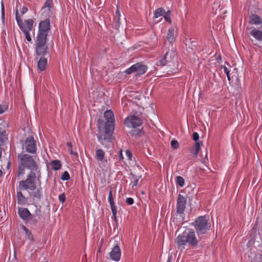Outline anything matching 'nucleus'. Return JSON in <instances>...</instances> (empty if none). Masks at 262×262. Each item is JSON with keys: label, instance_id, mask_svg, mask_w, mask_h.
I'll return each mask as SVG.
<instances>
[{"label": "nucleus", "instance_id": "57", "mask_svg": "<svg viewBox=\"0 0 262 262\" xmlns=\"http://www.w3.org/2000/svg\"><path fill=\"white\" fill-rule=\"evenodd\" d=\"M114 246H119L118 245V243H116V244H114Z\"/></svg>", "mask_w": 262, "mask_h": 262}, {"label": "nucleus", "instance_id": "55", "mask_svg": "<svg viewBox=\"0 0 262 262\" xmlns=\"http://www.w3.org/2000/svg\"><path fill=\"white\" fill-rule=\"evenodd\" d=\"M171 256H170L168 259V260L167 262H171Z\"/></svg>", "mask_w": 262, "mask_h": 262}, {"label": "nucleus", "instance_id": "17", "mask_svg": "<svg viewBox=\"0 0 262 262\" xmlns=\"http://www.w3.org/2000/svg\"><path fill=\"white\" fill-rule=\"evenodd\" d=\"M19 216L23 220H27L31 215V213L27 208H19L18 211Z\"/></svg>", "mask_w": 262, "mask_h": 262}, {"label": "nucleus", "instance_id": "58", "mask_svg": "<svg viewBox=\"0 0 262 262\" xmlns=\"http://www.w3.org/2000/svg\"><path fill=\"white\" fill-rule=\"evenodd\" d=\"M40 262H48V260L45 259L44 261H40Z\"/></svg>", "mask_w": 262, "mask_h": 262}, {"label": "nucleus", "instance_id": "45", "mask_svg": "<svg viewBox=\"0 0 262 262\" xmlns=\"http://www.w3.org/2000/svg\"><path fill=\"white\" fill-rule=\"evenodd\" d=\"M59 201L62 203L64 202V201L66 200V195L64 194V193H62L59 195Z\"/></svg>", "mask_w": 262, "mask_h": 262}, {"label": "nucleus", "instance_id": "47", "mask_svg": "<svg viewBox=\"0 0 262 262\" xmlns=\"http://www.w3.org/2000/svg\"><path fill=\"white\" fill-rule=\"evenodd\" d=\"M126 156L128 158V160H132V154L131 151L129 150H127L126 151Z\"/></svg>", "mask_w": 262, "mask_h": 262}, {"label": "nucleus", "instance_id": "51", "mask_svg": "<svg viewBox=\"0 0 262 262\" xmlns=\"http://www.w3.org/2000/svg\"><path fill=\"white\" fill-rule=\"evenodd\" d=\"M255 240L253 238H251L247 244V246H250L251 245H253L254 244Z\"/></svg>", "mask_w": 262, "mask_h": 262}, {"label": "nucleus", "instance_id": "22", "mask_svg": "<svg viewBox=\"0 0 262 262\" xmlns=\"http://www.w3.org/2000/svg\"><path fill=\"white\" fill-rule=\"evenodd\" d=\"M16 196L17 199V203L18 204L24 205L27 203V199L24 196L21 192L17 191Z\"/></svg>", "mask_w": 262, "mask_h": 262}, {"label": "nucleus", "instance_id": "21", "mask_svg": "<svg viewBox=\"0 0 262 262\" xmlns=\"http://www.w3.org/2000/svg\"><path fill=\"white\" fill-rule=\"evenodd\" d=\"M201 144H202V142H195L193 146L190 149V152L193 155L194 157H197L201 149Z\"/></svg>", "mask_w": 262, "mask_h": 262}, {"label": "nucleus", "instance_id": "7", "mask_svg": "<svg viewBox=\"0 0 262 262\" xmlns=\"http://www.w3.org/2000/svg\"><path fill=\"white\" fill-rule=\"evenodd\" d=\"M124 123L128 127L136 128L142 124V121L139 117L132 115L125 119Z\"/></svg>", "mask_w": 262, "mask_h": 262}, {"label": "nucleus", "instance_id": "19", "mask_svg": "<svg viewBox=\"0 0 262 262\" xmlns=\"http://www.w3.org/2000/svg\"><path fill=\"white\" fill-rule=\"evenodd\" d=\"M47 34L45 33H40L38 34L36 41V45H45L46 43Z\"/></svg>", "mask_w": 262, "mask_h": 262}, {"label": "nucleus", "instance_id": "31", "mask_svg": "<svg viewBox=\"0 0 262 262\" xmlns=\"http://www.w3.org/2000/svg\"><path fill=\"white\" fill-rule=\"evenodd\" d=\"M165 13V10L163 8L157 9L154 12V17L158 18L161 16H163Z\"/></svg>", "mask_w": 262, "mask_h": 262}, {"label": "nucleus", "instance_id": "10", "mask_svg": "<svg viewBox=\"0 0 262 262\" xmlns=\"http://www.w3.org/2000/svg\"><path fill=\"white\" fill-rule=\"evenodd\" d=\"M108 202L111 206V208L112 211V218L116 221V214L117 213V208L115 205V202L113 199V193H112V188H111L109 191L108 198Z\"/></svg>", "mask_w": 262, "mask_h": 262}, {"label": "nucleus", "instance_id": "5", "mask_svg": "<svg viewBox=\"0 0 262 262\" xmlns=\"http://www.w3.org/2000/svg\"><path fill=\"white\" fill-rule=\"evenodd\" d=\"M177 239L178 244L179 245H184L186 243H188L191 246H196L200 241V239H197L195 232L193 230L188 232H184L182 234L178 236Z\"/></svg>", "mask_w": 262, "mask_h": 262}, {"label": "nucleus", "instance_id": "46", "mask_svg": "<svg viewBox=\"0 0 262 262\" xmlns=\"http://www.w3.org/2000/svg\"><path fill=\"white\" fill-rule=\"evenodd\" d=\"M134 202V199L132 198H127L126 200V203L129 205L133 204Z\"/></svg>", "mask_w": 262, "mask_h": 262}, {"label": "nucleus", "instance_id": "16", "mask_svg": "<svg viewBox=\"0 0 262 262\" xmlns=\"http://www.w3.org/2000/svg\"><path fill=\"white\" fill-rule=\"evenodd\" d=\"M135 66L136 67V73L137 75H143L147 70V66L140 62L135 64Z\"/></svg>", "mask_w": 262, "mask_h": 262}, {"label": "nucleus", "instance_id": "36", "mask_svg": "<svg viewBox=\"0 0 262 262\" xmlns=\"http://www.w3.org/2000/svg\"><path fill=\"white\" fill-rule=\"evenodd\" d=\"M130 175L132 176V178L134 180L133 185L132 186V188H133L134 187L137 186L138 183L139 182V178L132 173H130Z\"/></svg>", "mask_w": 262, "mask_h": 262}, {"label": "nucleus", "instance_id": "15", "mask_svg": "<svg viewBox=\"0 0 262 262\" xmlns=\"http://www.w3.org/2000/svg\"><path fill=\"white\" fill-rule=\"evenodd\" d=\"M50 29V21L47 19L40 23L39 25V32L48 33V31Z\"/></svg>", "mask_w": 262, "mask_h": 262}, {"label": "nucleus", "instance_id": "12", "mask_svg": "<svg viewBox=\"0 0 262 262\" xmlns=\"http://www.w3.org/2000/svg\"><path fill=\"white\" fill-rule=\"evenodd\" d=\"M121 250L119 247H114L110 253V256L113 260L118 261L121 257Z\"/></svg>", "mask_w": 262, "mask_h": 262}, {"label": "nucleus", "instance_id": "29", "mask_svg": "<svg viewBox=\"0 0 262 262\" xmlns=\"http://www.w3.org/2000/svg\"><path fill=\"white\" fill-rule=\"evenodd\" d=\"M52 169L57 170L61 167V164L59 161L57 160H53L50 163Z\"/></svg>", "mask_w": 262, "mask_h": 262}, {"label": "nucleus", "instance_id": "18", "mask_svg": "<svg viewBox=\"0 0 262 262\" xmlns=\"http://www.w3.org/2000/svg\"><path fill=\"white\" fill-rule=\"evenodd\" d=\"M67 149L70 152L73 158L77 159L78 157V152L76 151V148L73 146L71 142L67 143Z\"/></svg>", "mask_w": 262, "mask_h": 262}, {"label": "nucleus", "instance_id": "44", "mask_svg": "<svg viewBox=\"0 0 262 262\" xmlns=\"http://www.w3.org/2000/svg\"><path fill=\"white\" fill-rule=\"evenodd\" d=\"M24 33L25 35V37H26V39L28 41H29V42L31 41V35H30V32H24Z\"/></svg>", "mask_w": 262, "mask_h": 262}, {"label": "nucleus", "instance_id": "14", "mask_svg": "<svg viewBox=\"0 0 262 262\" xmlns=\"http://www.w3.org/2000/svg\"><path fill=\"white\" fill-rule=\"evenodd\" d=\"M249 24L255 25H260V29H262V19L256 14H252L249 16Z\"/></svg>", "mask_w": 262, "mask_h": 262}, {"label": "nucleus", "instance_id": "43", "mask_svg": "<svg viewBox=\"0 0 262 262\" xmlns=\"http://www.w3.org/2000/svg\"><path fill=\"white\" fill-rule=\"evenodd\" d=\"M192 139L194 141H195V142H200V141H199V134L196 132H194V133H193Z\"/></svg>", "mask_w": 262, "mask_h": 262}, {"label": "nucleus", "instance_id": "39", "mask_svg": "<svg viewBox=\"0 0 262 262\" xmlns=\"http://www.w3.org/2000/svg\"><path fill=\"white\" fill-rule=\"evenodd\" d=\"M171 146L173 149H178L179 147V143L178 141L176 140H172L171 141Z\"/></svg>", "mask_w": 262, "mask_h": 262}, {"label": "nucleus", "instance_id": "53", "mask_svg": "<svg viewBox=\"0 0 262 262\" xmlns=\"http://www.w3.org/2000/svg\"><path fill=\"white\" fill-rule=\"evenodd\" d=\"M61 179L63 181H66V171L63 172L62 176H61Z\"/></svg>", "mask_w": 262, "mask_h": 262}, {"label": "nucleus", "instance_id": "52", "mask_svg": "<svg viewBox=\"0 0 262 262\" xmlns=\"http://www.w3.org/2000/svg\"><path fill=\"white\" fill-rule=\"evenodd\" d=\"M116 24L115 25V28L116 30H118L120 27V22L118 23V21H115Z\"/></svg>", "mask_w": 262, "mask_h": 262}, {"label": "nucleus", "instance_id": "1", "mask_svg": "<svg viewBox=\"0 0 262 262\" xmlns=\"http://www.w3.org/2000/svg\"><path fill=\"white\" fill-rule=\"evenodd\" d=\"M104 117L106 120L104 127H103V124L101 123V120H98V129L99 133L97 135L98 141L102 143L103 141L111 142L112 140L113 133L114 130L115 118L113 112L111 110H107L105 112Z\"/></svg>", "mask_w": 262, "mask_h": 262}, {"label": "nucleus", "instance_id": "28", "mask_svg": "<svg viewBox=\"0 0 262 262\" xmlns=\"http://www.w3.org/2000/svg\"><path fill=\"white\" fill-rule=\"evenodd\" d=\"M104 152L102 149H98L96 151V159L99 161H103L104 159Z\"/></svg>", "mask_w": 262, "mask_h": 262}, {"label": "nucleus", "instance_id": "32", "mask_svg": "<svg viewBox=\"0 0 262 262\" xmlns=\"http://www.w3.org/2000/svg\"><path fill=\"white\" fill-rule=\"evenodd\" d=\"M166 58L170 60V62L172 61L173 59L175 57L176 53L173 50L167 51L165 54Z\"/></svg>", "mask_w": 262, "mask_h": 262}, {"label": "nucleus", "instance_id": "41", "mask_svg": "<svg viewBox=\"0 0 262 262\" xmlns=\"http://www.w3.org/2000/svg\"><path fill=\"white\" fill-rule=\"evenodd\" d=\"M115 21H118V23H119L120 19V13L118 7H117V10L115 12Z\"/></svg>", "mask_w": 262, "mask_h": 262}, {"label": "nucleus", "instance_id": "54", "mask_svg": "<svg viewBox=\"0 0 262 262\" xmlns=\"http://www.w3.org/2000/svg\"><path fill=\"white\" fill-rule=\"evenodd\" d=\"M70 179V176L69 173L67 171V181H68Z\"/></svg>", "mask_w": 262, "mask_h": 262}, {"label": "nucleus", "instance_id": "27", "mask_svg": "<svg viewBox=\"0 0 262 262\" xmlns=\"http://www.w3.org/2000/svg\"><path fill=\"white\" fill-rule=\"evenodd\" d=\"M34 190L35 191L33 193V201L34 203H37L40 200L41 190V188H38Z\"/></svg>", "mask_w": 262, "mask_h": 262}, {"label": "nucleus", "instance_id": "9", "mask_svg": "<svg viewBox=\"0 0 262 262\" xmlns=\"http://www.w3.org/2000/svg\"><path fill=\"white\" fill-rule=\"evenodd\" d=\"M26 150L30 153H35L36 151V142L32 137H28L25 144Z\"/></svg>", "mask_w": 262, "mask_h": 262}, {"label": "nucleus", "instance_id": "59", "mask_svg": "<svg viewBox=\"0 0 262 262\" xmlns=\"http://www.w3.org/2000/svg\"><path fill=\"white\" fill-rule=\"evenodd\" d=\"M98 251L99 252H100V248H99V250H98Z\"/></svg>", "mask_w": 262, "mask_h": 262}, {"label": "nucleus", "instance_id": "6", "mask_svg": "<svg viewBox=\"0 0 262 262\" xmlns=\"http://www.w3.org/2000/svg\"><path fill=\"white\" fill-rule=\"evenodd\" d=\"M15 18L19 27L23 33L30 32L32 30L33 20L32 19H29L23 22L20 16H19L17 10L15 12Z\"/></svg>", "mask_w": 262, "mask_h": 262}, {"label": "nucleus", "instance_id": "4", "mask_svg": "<svg viewBox=\"0 0 262 262\" xmlns=\"http://www.w3.org/2000/svg\"><path fill=\"white\" fill-rule=\"evenodd\" d=\"M41 176L40 172L31 171L27 176V179L25 181H21L19 183L20 190H26L33 191L36 189L35 181L37 179L39 183H40Z\"/></svg>", "mask_w": 262, "mask_h": 262}, {"label": "nucleus", "instance_id": "3", "mask_svg": "<svg viewBox=\"0 0 262 262\" xmlns=\"http://www.w3.org/2000/svg\"><path fill=\"white\" fill-rule=\"evenodd\" d=\"M18 158L20 160L18 168L19 176L24 174L25 167L29 168L31 170V171L40 172L38 170L36 162L31 156L28 154H20L18 156Z\"/></svg>", "mask_w": 262, "mask_h": 262}, {"label": "nucleus", "instance_id": "30", "mask_svg": "<svg viewBox=\"0 0 262 262\" xmlns=\"http://www.w3.org/2000/svg\"><path fill=\"white\" fill-rule=\"evenodd\" d=\"M188 49H191L192 51L197 50L198 42L195 40L190 41L189 43L186 44Z\"/></svg>", "mask_w": 262, "mask_h": 262}, {"label": "nucleus", "instance_id": "25", "mask_svg": "<svg viewBox=\"0 0 262 262\" xmlns=\"http://www.w3.org/2000/svg\"><path fill=\"white\" fill-rule=\"evenodd\" d=\"M167 39L171 43L175 41L174 29L171 28L168 30Z\"/></svg>", "mask_w": 262, "mask_h": 262}, {"label": "nucleus", "instance_id": "2", "mask_svg": "<svg viewBox=\"0 0 262 262\" xmlns=\"http://www.w3.org/2000/svg\"><path fill=\"white\" fill-rule=\"evenodd\" d=\"M199 239L205 237V235L210 230L211 224L209 217L206 215L198 217L192 223Z\"/></svg>", "mask_w": 262, "mask_h": 262}, {"label": "nucleus", "instance_id": "37", "mask_svg": "<svg viewBox=\"0 0 262 262\" xmlns=\"http://www.w3.org/2000/svg\"><path fill=\"white\" fill-rule=\"evenodd\" d=\"M34 206L35 208L36 216L39 219L41 215V206L36 204H34Z\"/></svg>", "mask_w": 262, "mask_h": 262}, {"label": "nucleus", "instance_id": "23", "mask_svg": "<svg viewBox=\"0 0 262 262\" xmlns=\"http://www.w3.org/2000/svg\"><path fill=\"white\" fill-rule=\"evenodd\" d=\"M251 35L258 41H262V31L254 29L250 32Z\"/></svg>", "mask_w": 262, "mask_h": 262}, {"label": "nucleus", "instance_id": "11", "mask_svg": "<svg viewBox=\"0 0 262 262\" xmlns=\"http://www.w3.org/2000/svg\"><path fill=\"white\" fill-rule=\"evenodd\" d=\"M53 5L52 0H47L44 6L41 10V15L43 17L50 16L51 13V8Z\"/></svg>", "mask_w": 262, "mask_h": 262}, {"label": "nucleus", "instance_id": "35", "mask_svg": "<svg viewBox=\"0 0 262 262\" xmlns=\"http://www.w3.org/2000/svg\"><path fill=\"white\" fill-rule=\"evenodd\" d=\"M176 183L180 187H183L185 184L184 179L181 176H177L176 177Z\"/></svg>", "mask_w": 262, "mask_h": 262}, {"label": "nucleus", "instance_id": "49", "mask_svg": "<svg viewBox=\"0 0 262 262\" xmlns=\"http://www.w3.org/2000/svg\"><path fill=\"white\" fill-rule=\"evenodd\" d=\"M28 11V9L27 7L24 6L20 10V12L22 15L25 14Z\"/></svg>", "mask_w": 262, "mask_h": 262}, {"label": "nucleus", "instance_id": "8", "mask_svg": "<svg viewBox=\"0 0 262 262\" xmlns=\"http://www.w3.org/2000/svg\"><path fill=\"white\" fill-rule=\"evenodd\" d=\"M186 198L181 194H179L177 201V213L179 214H183L186 208Z\"/></svg>", "mask_w": 262, "mask_h": 262}, {"label": "nucleus", "instance_id": "13", "mask_svg": "<svg viewBox=\"0 0 262 262\" xmlns=\"http://www.w3.org/2000/svg\"><path fill=\"white\" fill-rule=\"evenodd\" d=\"M6 126L7 123L4 121L0 123V142L2 143H4L8 140L7 135L5 130Z\"/></svg>", "mask_w": 262, "mask_h": 262}, {"label": "nucleus", "instance_id": "20", "mask_svg": "<svg viewBox=\"0 0 262 262\" xmlns=\"http://www.w3.org/2000/svg\"><path fill=\"white\" fill-rule=\"evenodd\" d=\"M47 65V59L44 57H40L37 62L38 69L40 71H43Z\"/></svg>", "mask_w": 262, "mask_h": 262}, {"label": "nucleus", "instance_id": "42", "mask_svg": "<svg viewBox=\"0 0 262 262\" xmlns=\"http://www.w3.org/2000/svg\"><path fill=\"white\" fill-rule=\"evenodd\" d=\"M224 69V72L227 75V76L228 77V80L230 81L231 80V78H230V71L228 70V69L225 67V66H224V67H222Z\"/></svg>", "mask_w": 262, "mask_h": 262}, {"label": "nucleus", "instance_id": "24", "mask_svg": "<svg viewBox=\"0 0 262 262\" xmlns=\"http://www.w3.org/2000/svg\"><path fill=\"white\" fill-rule=\"evenodd\" d=\"M130 136L133 137L137 138L141 137L144 135V132L142 129H136L134 128L129 132Z\"/></svg>", "mask_w": 262, "mask_h": 262}, {"label": "nucleus", "instance_id": "34", "mask_svg": "<svg viewBox=\"0 0 262 262\" xmlns=\"http://www.w3.org/2000/svg\"><path fill=\"white\" fill-rule=\"evenodd\" d=\"M169 62H170V60L167 59V58H166V56L164 55V57L157 62V65L164 66Z\"/></svg>", "mask_w": 262, "mask_h": 262}, {"label": "nucleus", "instance_id": "48", "mask_svg": "<svg viewBox=\"0 0 262 262\" xmlns=\"http://www.w3.org/2000/svg\"><path fill=\"white\" fill-rule=\"evenodd\" d=\"M1 11H2V18L4 20V18H5V9H4V6L3 3H2Z\"/></svg>", "mask_w": 262, "mask_h": 262}, {"label": "nucleus", "instance_id": "40", "mask_svg": "<svg viewBox=\"0 0 262 262\" xmlns=\"http://www.w3.org/2000/svg\"><path fill=\"white\" fill-rule=\"evenodd\" d=\"M8 109V105L6 104L0 105V115L3 114Z\"/></svg>", "mask_w": 262, "mask_h": 262}, {"label": "nucleus", "instance_id": "56", "mask_svg": "<svg viewBox=\"0 0 262 262\" xmlns=\"http://www.w3.org/2000/svg\"><path fill=\"white\" fill-rule=\"evenodd\" d=\"M3 174V171L2 170L0 169V178L2 176Z\"/></svg>", "mask_w": 262, "mask_h": 262}, {"label": "nucleus", "instance_id": "50", "mask_svg": "<svg viewBox=\"0 0 262 262\" xmlns=\"http://www.w3.org/2000/svg\"><path fill=\"white\" fill-rule=\"evenodd\" d=\"M119 159L120 160H122L123 159L122 150H120L119 151Z\"/></svg>", "mask_w": 262, "mask_h": 262}, {"label": "nucleus", "instance_id": "33", "mask_svg": "<svg viewBox=\"0 0 262 262\" xmlns=\"http://www.w3.org/2000/svg\"><path fill=\"white\" fill-rule=\"evenodd\" d=\"M170 15H171V11L170 10H168L167 12L165 11V13L163 15L165 20L169 24H171V23H172L171 19L170 17Z\"/></svg>", "mask_w": 262, "mask_h": 262}, {"label": "nucleus", "instance_id": "38", "mask_svg": "<svg viewBox=\"0 0 262 262\" xmlns=\"http://www.w3.org/2000/svg\"><path fill=\"white\" fill-rule=\"evenodd\" d=\"M127 74H130L134 72H136V67L135 64L131 66L129 68L126 70L125 72Z\"/></svg>", "mask_w": 262, "mask_h": 262}, {"label": "nucleus", "instance_id": "60", "mask_svg": "<svg viewBox=\"0 0 262 262\" xmlns=\"http://www.w3.org/2000/svg\"><path fill=\"white\" fill-rule=\"evenodd\" d=\"M66 185H67V187H68V183L67 182L66 183Z\"/></svg>", "mask_w": 262, "mask_h": 262}, {"label": "nucleus", "instance_id": "26", "mask_svg": "<svg viewBox=\"0 0 262 262\" xmlns=\"http://www.w3.org/2000/svg\"><path fill=\"white\" fill-rule=\"evenodd\" d=\"M36 52L37 55H44L47 53L45 45H36Z\"/></svg>", "mask_w": 262, "mask_h": 262}]
</instances>
